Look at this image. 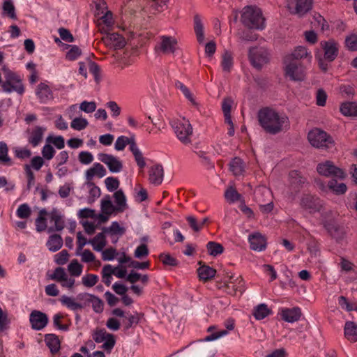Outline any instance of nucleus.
<instances>
[{"mask_svg":"<svg viewBox=\"0 0 357 357\" xmlns=\"http://www.w3.org/2000/svg\"><path fill=\"white\" fill-rule=\"evenodd\" d=\"M98 156L99 160L108 167L111 172H119L123 169L121 161L114 155L107 153H100Z\"/></svg>","mask_w":357,"mask_h":357,"instance_id":"4be33fe9","label":"nucleus"},{"mask_svg":"<svg viewBox=\"0 0 357 357\" xmlns=\"http://www.w3.org/2000/svg\"><path fill=\"white\" fill-rule=\"evenodd\" d=\"M261 195L266 197H270V190L264 186H259L255 190V199L258 202L259 209L263 213H268L273 209V203L270 202L266 204L265 199H261Z\"/></svg>","mask_w":357,"mask_h":357,"instance_id":"2eb2a0df","label":"nucleus"},{"mask_svg":"<svg viewBox=\"0 0 357 357\" xmlns=\"http://www.w3.org/2000/svg\"><path fill=\"white\" fill-rule=\"evenodd\" d=\"M1 70L5 78L1 86L3 91L8 93L16 92L18 94H22L24 92V88L20 75L9 70L6 66H3Z\"/></svg>","mask_w":357,"mask_h":357,"instance_id":"20e7f679","label":"nucleus"},{"mask_svg":"<svg viewBox=\"0 0 357 357\" xmlns=\"http://www.w3.org/2000/svg\"><path fill=\"white\" fill-rule=\"evenodd\" d=\"M149 180L154 185H160L163 181L164 169L161 165L158 164L151 167Z\"/></svg>","mask_w":357,"mask_h":357,"instance_id":"393cba45","label":"nucleus"},{"mask_svg":"<svg viewBox=\"0 0 357 357\" xmlns=\"http://www.w3.org/2000/svg\"><path fill=\"white\" fill-rule=\"evenodd\" d=\"M248 58L252 66L257 70L269 61V53L262 47H253L250 48Z\"/></svg>","mask_w":357,"mask_h":357,"instance_id":"6e6552de","label":"nucleus"},{"mask_svg":"<svg viewBox=\"0 0 357 357\" xmlns=\"http://www.w3.org/2000/svg\"><path fill=\"white\" fill-rule=\"evenodd\" d=\"M48 218L53 225L47 229L48 233L60 231L66 227V220L63 214L58 209L54 208L48 213Z\"/></svg>","mask_w":357,"mask_h":357,"instance_id":"f3484780","label":"nucleus"},{"mask_svg":"<svg viewBox=\"0 0 357 357\" xmlns=\"http://www.w3.org/2000/svg\"><path fill=\"white\" fill-rule=\"evenodd\" d=\"M258 121L264 130L269 134L275 135L282 130L283 124L288 122V118L281 116L273 109L265 107L258 112Z\"/></svg>","mask_w":357,"mask_h":357,"instance_id":"f257e3e1","label":"nucleus"},{"mask_svg":"<svg viewBox=\"0 0 357 357\" xmlns=\"http://www.w3.org/2000/svg\"><path fill=\"white\" fill-rule=\"evenodd\" d=\"M105 234V232L102 230V232L98 233L93 239H91V245L95 250L102 251L107 244Z\"/></svg>","mask_w":357,"mask_h":357,"instance_id":"2f4dec72","label":"nucleus"},{"mask_svg":"<svg viewBox=\"0 0 357 357\" xmlns=\"http://www.w3.org/2000/svg\"><path fill=\"white\" fill-rule=\"evenodd\" d=\"M194 30L199 43H202L204 40V25L201 18L198 15L194 17Z\"/></svg>","mask_w":357,"mask_h":357,"instance_id":"ea45409f","label":"nucleus"},{"mask_svg":"<svg viewBox=\"0 0 357 357\" xmlns=\"http://www.w3.org/2000/svg\"><path fill=\"white\" fill-rule=\"evenodd\" d=\"M285 76L292 81H303L305 77V67L301 62H284Z\"/></svg>","mask_w":357,"mask_h":357,"instance_id":"f8f14e48","label":"nucleus"},{"mask_svg":"<svg viewBox=\"0 0 357 357\" xmlns=\"http://www.w3.org/2000/svg\"><path fill=\"white\" fill-rule=\"evenodd\" d=\"M91 73H92L96 86L94 89L96 91L100 90V84L102 79V71L100 66L95 62L91 61Z\"/></svg>","mask_w":357,"mask_h":357,"instance_id":"58836bf2","label":"nucleus"},{"mask_svg":"<svg viewBox=\"0 0 357 357\" xmlns=\"http://www.w3.org/2000/svg\"><path fill=\"white\" fill-rule=\"evenodd\" d=\"M68 271L71 276L78 277L82 273V266L77 259H73L68 264Z\"/></svg>","mask_w":357,"mask_h":357,"instance_id":"3c124183","label":"nucleus"},{"mask_svg":"<svg viewBox=\"0 0 357 357\" xmlns=\"http://www.w3.org/2000/svg\"><path fill=\"white\" fill-rule=\"evenodd\" d=\"M313 0H288L287 8L290 13L303 17L312 8Z\"/></svg>","mask_w":357,"mask_h":357,"instance_id":"9b49d317","label":"nucleus"},{"mask_svg":"<svg viewBox=\"0 0 357 357\" xmlns=\"http://www.w3.org/2000/svg\"><path fill=\"white\" fill-rule=\"evenodd\" d=\"M84 111L86 113L89 112V102L84 101L82 104L78 106L77 105H73L68 109V114L70 118H73L76 112Z\"/></svg>","mask_w":357,"mask_h":357,"instance_id":"864d4df0","label":"nucleus"},{"mask_svg":"<svg viewBox=\"0 0 357 357\" xmlns=\"http://www.w3.org/2000/svg\"><path fill=\"white\" fill-rule=\"evenodd\" d=\"M111 27H107L103 26L102 28H99V30L102 33H105V35L102 37V41L109 48L114 50L123 49L126 45V40L125 38L116 32H110Z\"/></svg>","mask_w":357,"mask_h":357,"instance_id":"423d86ee","label":"nucleus"},{"mask_svg":"<svg viewBox=\"0 0 357 357\" xmlns=\"http://www.w3.org/2000/svg\"><path fill=\"white\" fill-rule=\"evenodd\" d=\"M45 341L52 352H57L59 350L60 341L56 335L47 334L45 337Z\"/></svg>","mask_w":357,"mask_h":357,"instance_id":"a19ab883","label":"nucleus"},{"mask_svg":"<svg viewBox=\"0 0 357 357\" xmlns=\"http://www.w3.org/2000/svg\"><path fill=\"white\" fill-rule=\"evenodd\" d=\"M290 183L296 191L298 192L306 182V178L302 176L298 171L293 170L289 172Z\"/></svg>","mask_w":357,"mask_h":357,"instance_id":"cd10ccee","label":"nucleus"},{"mask_svg":"<svg viewBox=\"0 0 357 357\" xmlns=\"http://www.w3.org/2000/svg\"><path fill=\"white\" fill-rule=\"evenodd\" d=\"M241 21L250 29H263L265 18L260 8L255 6H246L243 8Z\"/></svg>","mask_w":357,"mask_h":357,"instance_id":"f03ea898","label":"nucleus"},{"mask_svg":"<svg viewBox=\"0 0 357 357\" xmlns=\"http://www.w3.org/2000/svg\"><path fill=\"white\" fill-rule=\"evenodd\" d=\"M13 152L15 157L20 159L29 158L31 155V152L29 149L23 147H15L13 149Z\"/></svg>","mask_w":357,"mask_h":357,"instance_id":"69168bd1","label":"nucleus"},{"mask_svg":"<svg viewBox=\"0 0 357 357\" xmlns=\"http://www.w3.org/2000/svg\"><path fill=\"white\" fill-rule=\"evenodd\" d=\"M177 44L178 41L174 37L162 36H160V43L155 46V49L165 54H174L176 52Z\"/></svg>","mask_w":357,"mask_h":357,"instance_id":"a211bd4d","label":"nucleus"},{"mask_svg":"<svg viewBox=\"0 0 357 357\" xmlns=\"http://www.w3.org/2000/svg\"><path fill=\"white\" fill-rule=\"evenodd\" d=\"M88 124L86 119L79 117H75L71 122V127L77 130H81Z\"/></svg>","mask_w":357,"mask_h":357,"instance_id":"338daca9","label":"nucleus"},{"mask_svg":"<svg viewBox=\"0 0 357 357\" xmlns=\"http://www.w3.org/2000/svg\"><path fill=\"white\" fill-rule=\"evenodd\" d=\"M323 225L336 242L340 243L345 238L347 231L344 227L339 225L333 218L324 220Z\"/></svg>","mask_w":357,"mask_h":357,"instance_id":"9d476101","label":"nucleus"},{"mask_svg":"<svg viewBox=\"0 0 357 357\" xmlns=\"http://www.w3.org/2000/svg\"><path fill=\"white\" fill-rule=\"evenodd\" d=\"M206 249L211 256L216 257L224 252V247L215 241H209L206 244Z\"/></svg>","mask_w":357,"mask_h":357,"instance_id":"49530a36","label":"nucleus"},{"mask_svg":"<svg viewBox=\"0 0 357 357\" xmlns=\"http://www.w3.org/2000/svg\"><path fill=\"white\" fill-rule=\"evenodd\" d=\"M197 273L200 280L206 282L215 275L216 270L209 266L203 264L197 268Z\"/></svg>","mask_w":357,"mask_h":357,"instance_id":"c756f323","label":"nucleus"},{"mask_svg":"<svg viewBox=\"0 0 357 357\" xmlns=\"http://www.w3.org/2000/svg\"><path fill=\"white\" fill-rule=\"evenodd\" d=\"M328 187L336 195L344 194L347 190V187L344 183H339L335 179H331L328 183Z\"/></svg>","mask_w":357,"mask_h":357,"instance_id":"a18cd8bd","label":"nucleus"},{"mask_svg":"<svg viewBox=\"0 0 357 357\" xmlns=\"http://www.w3.org/2000/svg\"><path fill=\"white\" fill-rule=\"evenodd\" d=\"M0 164L10 166L12 160L8 155V147L6 142H0Z\"/></svg>","mask_w":357,"mask_h":357,"instance_id":"37998d69","label":"nucleus"},{"mask_svg":"<svg viewBox=\"0 0 357 357\" xmlns=\"http://www.w3.org/2000/svg\"><path fill=\"white\" fill-rule=\"evenodd\" d=\"M89 234L85 233V229L84 231H78L77 234V250L76 254L77 255L82 256V259L85 262H89V250H85L82 252L83 248L89 243L88 239Z\"/></svg>","mask_w":357,"mask_h":357,"instance_id":"6ab92c4d","label":"nucleus"},{"mask_svg":"<svg viewBox=\"0 0 357 357\" xmlns=\"http://www.w3.org/2000/svg\"><path fill=\"white\" fill-rule=\"evenodd\" d=\"M45 215L48 217V213L45 209L40 211L38 217L36 219V229L37 231L40 232L47 230L49 228L47 225V220L45 218Z\"/></svg>","mask_w":357,"mask_h":357,"instance_id":"79ce46f5","label":"nucleus"},{"mask_svg":"<svg viewBox=\"0 0 357 357\" xmlns=\"http://www.w3.org/2000/svg\"><path fill=\"white\" fill-rule=\"evenodd\" d=\"M310 144L317 149H330L335 144L333 137L320 128H313L307 134Z\"/></svg>","mask_w":357,"mask_h":357,"instance_id":"39448f33","label":"nucleus"},{"mask_svg":"<svg viewBox=\"0 0 357 357\" xmlns=\"http://www.w3.org/2000/svg\"><path fill=\"white\" fill-rule=\"evenodd\" d=\"M31 210L27 204H22L19 206L16 211V215L18 218L24 219L31 215Z\"/></svg>","mask_w":357,"mask_h":357,"instance_id":"052dcab7","label":"nucleus"},{"mask_svg":"<svg viewBox=\"0 0 357 357\" xmlns=\"http://www.w3.org/2000/svg\"><path fill=\"white\" fill-rule=\"evenodd\" d=\"M50 251L56 252L59 250L63 245V239L59 234L51 235L46 243Z\"/></svg>","mask_w":357,"mask_h":357,"instance_id":"72a5a7b5","label":"nucleus"},{"mask_svg":"<svg viewBox=\"0 0 357 357\" xmlns=\"http://www.w3.org/2000/svg\"><path fill=\"white\" fill-rule=\"evenodd\" d=\"M344 336L351 342H357V324L354 321H347L344 326Z\"/></svg>","mask_w":357,"mask_h":357,"instance_id":"7c9ffc66","label":"nucleus"},{"mask_svg":"<svg viewBox=\"0 0 357 357\" xmlns=\"http://www.w3.org/2000/svg\"><path fill=\"white\" fill-rule=\"evenodd\" d=\"M77 218L79 223L82 225L85 233H89V208H84L77 212Z\"/></svg>","mask_w":357,"mask_h":357,"instance_id":"c9c22d12","label":"nucleus"},{"mask_svg":"<svg viewBox=\"0 0 357 357\" xmlns=\"http://www.w3.org/2000/svg\"><path fill=\"white\" fill-rule=\"evenodd\" d=\"M45 128L41 126H36L34 128L29 135V142L33 146H38L43 138V135L45 131Z\"/></svg>","mask_w":357,"mask_h":357,"instance_id":"c85d7f7f","label":"nucleus"},{"mask_svg":"<svg viewBox=\"0 0 357 357\" xmlns=\"http://www.w3.org/2000/svg\"><path fill=\"white\" fill-rule=\"evenodd\" d=\"M250 248L253 250L261 251L266 247V241L260 233H255L249 236Z\"/></svg>","mask_w":357,"mask_h":357,"instance_id":"a878e982","label":"nucleus"},{"mask_svg":"<svg viewBox=\"0 0 357 357\" xmlns=\"http://www.w3.org/2000/svg\"><path fill=\"white\" fill-rule=\"evenodd\" d=\"M29 321L33 330L41 331L47 325L48 317L40 311L33 310L29 316Z\"/></svg>","mask_w":357,"mask_h":357,"instance_id":"aec40b11","label":"nucleus"},{"mask_svg":"<svg viewBox=\"0 0 357 357\" xmlns=\"http://www.w3.org/2000/svg\"><path fill=\"white\" fill-rule=\"evenodd\" d=\"M282 319L289 323H293L299 320L302 315L298 307L282 309L280 313Z\"/></svg>","mask_w":357,"mask_h":357,"instance_id":"b1692460","label":"nucleus"},{"mask_svg":"<svg viewBox=\"0 0 357 357\" xmlns=\"http://www.w3.org/2000/svg\"><path fill=\"white\" fill-rule=\"evenodd\" d=\"M225 199L231 203L241 201L242 195L233 186L229 187L225 192Z\"/></svg>","mask_w":357,"mask_h":357,"instance_id":"de8ad7c7","label":"nucleus"},{"mask_svg":"<svg viewBox=\"0 0 357 357\" xmlns=\"http://www.w3.org/2000/svg\"><path fill=\"white\" fill-rule=\"evenodd\" d=\"M36 95L42 103H47L53 98V94L50 86L45 83H40L36 90Z\"/></svg>","mask_w":357,"mask_h":357,"instance_id":"5701e85b","label":"nucleus"},{"mask_svg":"<svg viewBox=\"0 0 357 357\" xmlns=\"http://www.w3.org/2000/svg\"><path fill=\"white\" fill-rule=\"evenodd\" d=\"M91 6H93L94 8V22L98 29L103 26L112 27L114 22L113 13L108 10L106 1L105 0H93Z\"/></svg>","mask_w":357,"mask_h":357,"instance_id":"7ed1b4c3","label":"nucleus"},{"mask_svg":"<svg viewBox=\"0 0 357 357\" xmlns=\"http://www.w3.org/2000/svg\"><path fill=\"white\" fill-rule=\"evenodd\" d=\"M144 316V314L135 312L133 314H130L128 318V321L125 324L124 329L126 331L130 328L134 327L137 325L141 319Z\"/></svg>","mask_w":357,"mask_h":357,"instance_id":"5fc2aeb1","label":"nucleus"},{"mask_svg":"<svg viewBox=\"0 0 357 357\" xmlns=\"http://www.w3.org/2000/svg\"><path fill=\"white\" fill-rule=\"evenodd\" d=\"M308 52L307 49L303 46L297 47L294 51L287 54L284 58V62H300L299 60L303 57H307Z\"/></svg>","mask_w":357,"mask_h":357,"instance_id":"bb28decb","label":"nucleus"},{"mask_svg":"<svg viewBox=\"0 0 357 357\" xmlns=\"http://www.w3.org/2000/svg\"><path fill=\"white\" fill-rule=\"evenodd\" d=\"M106 172L105 168L101 164L97 162L91 168V177L97 176L99 178H102L106 174Z\"/></svg>","mask_w":357,"mask_h":357,"instance_id":"e2e57ef3","label":"nucleus"},{"mask_svg":"<svg viewBox=\"0 0 357 357\" xmlns=\"http://www.w3.org/2000/svg\"><path fill=\"white\" fill-rule=\"evenodd\" d=\"M159 259L165 266H177L178 264L177 259L169 253H161Z\"/></svg>","mask_w":357,"mask_h":357,"instance_id":"4d7b16f0","label":"nucleus"},{"mask_svg":"<svg viewBox=\"0 0 357 357\" xmlns=\"http://www.w3.org/2000/svg\"><path fill=\"white\" fill-rule=\"evenodd\" d=\"M100 208L101 213L98 214L96 213L95 210L91 209V219L98 220L99 225L107 222L110 215L116 212V207L113 205L109 195L101 201Z\"/></svg>","mask_w":357,"mask_h":357,"instance_id":"0eeeda50","label":"nucleus"},{"mask_svg":"<svg viewBox=\"0 0 357 357\" xmlns=\"http://www.w3.org/2000/svg\"><path fill=\"white\" fill-rule=\"evenodd\" d=\"M347 47L351 51L357 50V35L351 34L345 38Z\"/></svg>","mask_w":357,"mask_h":357,"instance_id":"774afa93","label":"nucleus"},{"mask_svg":"<svg viewBox=\"0 0 357 357\" xmlns=\"http://www.w3.org/2000/svg\"><path fill=\"white\" fill-rule=\"evenodd\" d=\"M67 276L68 274L65 269L61 267H58L55 268L53 273L50 275V278L60 283Z\"/></svg>","mask_w":357,"mask_h":357,"instance_id":"680f3d73","label":"nucleus"},{"mask_svg":"<svg viewBox=\"0 0 357 357\" xmlns=\"http://www.w3.org/2000/svg\"><path fill=\"white\" fill-rule=\"evenodd\" d=\"M271 314V310L264 303L257 305L254 310L252 314L257 320H261Z\"/></svg>","mask_w":357,"mask_h":357,"instance_id":"4c0bfd02","label":"nucleus"},{"mask_svg":"<svg viewBox=\"0 0 357 357\" xmlns=\"http://www.w3.org/2000/svg\"><path fill=\"white\" fill-rule=\"evenodd\" d=\"M93 338L97 343L103 342L101 348L107 353L110 354L116 344L115 335L109 333L105 329L96 330L93 334Z\"/></svg>","mask_w":357,"mask_h":357,"instance_id":"1a4fd4ad","label":"nucleus"},{"mask_svg":"<svg viewBox=\"0 0 357 357\" xmlns=\"http://www.w3.org/2000/svg\"><path fill=\"white\" fill-rule=\"evenodd\" d=\"M317 172L326 177H337L338 178H344L345 177L344 172L336 167L334 163L330 160H326L324 163L318 164L317 167Z\"/></svg>","mask_w":357,"mask_h":357,"instance_id":"ddd939ff","label":"nucleus"},{"mask_svg":"<svg viewBox=\"0 0 357 357\" xmlns=\"http://www.w3.org/2000/svg\"><path fill=\"white\" fill-rule=\"evenodd\" d=\"M3 14L7 15L11 19L15 20L17 16L15 14V6L12 0H4L2 6Z\"/></svg>","mask_w":357,"mask_h":357,"instance_id":"09e8293b","label":"nucleus"},{"mask_svg":"<svg viewBox=\"0 0 357 357\" xmlns=\"http://www.w3.org/2000/svg\"><path fill=\"white\" fill-rule=\"evenodd\" d=\"M340 112L344 116H357V103L356 102H346L341 105Z\"/></svg>","mask_w":357,"mask_h":357,"instance_id":"e433bc0d","label":"nucleus"},{"mask_svg":"<svg viewBox=\"0 0 357 357\" xmlns=\"http://www.w3.org/2000/svg\"><path fill=\"white\" fill-rule=\"evenodd\" d=\"M101 229L104 231V232H105V234H108L112 236H121L126 232V229L123 227H121L119 223L116 221L112 222L109 227H103Z\"/></svg>","mask_w":357,"mask_h":357,"instance_id":"f704fd0d","label":"nucleus"},{"mask_svg":"<svg viewBox=\"0 0 357 357\" xmlns=\"http://www.w3.org/2000/svg\"><path fill=\"white\" fill-rule=\"evenodd\" d=\"M300 206L302 208L310 213H315L320 211L322 207L321 202L319 197L310 194H303L300 200Z\"/></svg>","mask_w":357,"mask_h":357,"instance_id":"dca6fc26","label":"nucleus"},{"mask_svg":"<svg viewBox=\"0 0 357 357\" xmlns=\"http://www.w3.org/2000/svg\"><path fill=\"white\" fill-rule=\"evenodd\" d=\"M82 54V50L77 45L72 47L66 52V59L68 61H74L77 59Z\"/></svg>","mask_w":357,"mask_h":357,"instance_id":"bf43d9fd","label":"nucleus"},{"mask_svg":"<svg viewBox=\"0 0 357 357\" xmlns=\"http://www.w3.org/2000/svg\"><path fill=\"white\" fill-rule=\"evenodd\" d=\"M237 36L243 41H254L257 39V35L250 29L249 30H239L237 32Z\"/></svg>","mask_w":357,"mask_h":357,"instance_id":"6e6d98bb","label":"nucleus"},{"mask_svg":"<svg viewBox=\"0 0 357 357\" xmlns=\"http://www.w3.org/2000/svg\"><path fill=\"white\" fill-rule=\"evenodd\" d=\"M321 46L324 52V59L328 62L333 61L338 54V44L334 40L321 42Z\"/></svg>","mask_w":357,"mask_h":357,"instance_id":"412c9836","label":"nucleus"},{"mask_svg":"<svg viewBox=\"0 0 357 357\" xmlns=\"http://www.w3.org/2000/svg\"><path fill=\"white\" fill-rule=\"evenodd\" d=\"M60 301L62 305H65L66 307L72 310H77L82 307V305L75 302L74 298L65 295L61 297Z\"/></svg>","mask_w":357,"mask_h":357,"instance_id":"8fccbe9b","label":"nucleus"},{"mask_svg":"<svg viewBox=\"0 0 357 357\" xmlns=\"http://www.w3.org/2000/svg\"><path fill=\"white\" fill-rule=\"evenodd\" d=\"M55 152L54 148L49 143L46 144L41 151L43 158L47 160H50L54 158Z\"/></svg>","mask_w":357,"mask_h":357,"instance_id":"0e129e2a","label":"nucleus"},{"mask_svg":"<svg viewBox=\"0 0 357 357\" xmlns=\"http://www.w3.org/2000/svg\"><path fill=\"white\" fill-rule=\"evenodd\" d=\"M47 142L53 144L56 149H62L65 146L64 138L62 136L49 135Z\"/></svg>","mask_w":357,"mask_h":357,"instance_id":"13d9d810","label":"nucleus"},{"mask_svg":"<svg viewBox=\"0 0 357 357\" xmlns=\"http://www.w3.org/2000/svg\"><path fill=\"white\" fill-rule=\"evenodd\" d=\"M177 137L184 144L190 142L189 138L192 133V128L188 120L174 121L172 125Z\"/></svg>","mask_w":357,"mask_h":357,"instance_id":"4468645a","label":"nucleus"},{"mask_svg":"<svg viewBox=\"0 0 357 357\" xmlns=\"http://www.w3.org/2000/svg\"><path fill=\"white\" fill-rule=\"evenodd\" d=\"M230 170L235 176L242 174L243 172V161L240 158L236 157L230 162Z\"/></svg>","mask_w":357,"mask_h":357,"instance_id":"603ef678","label":"nucleus"},{"mask_svg":"<svg viewBox=\"0 0 357 357\" xmlns=\"http://www.w3.org/2000/svg\"><path fill=\"white\" fill-rule=\"evenodd\" d=\"M114 198L117 205V206H116L117 213H121L128 208L126 196L122 190L116 191L114 194Z\"/></svg>","mask_w":357,"mask_h":357,"instance_id":"473e14b6","label":"nucleus"},{"mask_svg":"<svg viewBox=\"0 0 357 357\" xmlns=\"http://www.w3.org/2000/svg\"><path fill=\"white\" fill-rule=\"evenodd\" d=\"M221 66L223 71L229 73L233 67L232 54L228 50H225L222 56Z\"/></svg>","mask_w":357,"mask_h":357,"instance_id":"c03bdc74","label":"nucleus"}]
</instances>
